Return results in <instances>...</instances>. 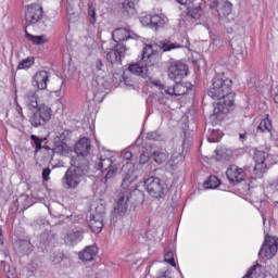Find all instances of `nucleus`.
<instances>
[{"label":"nucleus","instance_id":"1","mask_svg":"<svg viewBox=\"0 0 278 278\" xmlns=\"http://www.w3.org/2000/svg\"><path fill=\"white\" fill-rule=\"evenodd\" d=\"M122 190L119 191L117 201L114 204V214H116V216H125L127 214V210H129V199H131V192H134L131 184L136 181L134 164L127 162L122 166Z\"/></svg>","mask_w":278,"mask_h":278},{"label":"nucleus","instance_id":"2","mask_svg":"<svg viewBox=\"0 0 278 278\" xmlns=\"http://www.w3.org/2000/svg\"><path fill=\"white\" fill-rule=\"evenodd\" d=\"M24 103L27 110L31 112L29 116L31 127H45L51 121L53 110L45 103H38V94H36V91H27L24 94Z\"/></svg>","mask_w":278,"mask_h":278},{"label":"nucleus","instance_id":"3","mask_svg":"<svg viewBox=\"0 0 278 278\" xmlns=\"http://www.w3.org/2000/svg\"><path fill=\"white\" fill-rule=\"evenodd\" d=\"M90 173V161L88 159H72L71 167L65 172L62 184L65 190H77L84 177Z\"/></svg>","mask_w":278,"mask_h":278},{"label":"nucleus","instance_id":"4","mask_svg":"<svg viewBox=\"0 0 278 278\" xmlns=\"http://www.w3.org/2000/svg\"><path fill=\"white\" fill-rule=\"evenodd\" d=\"M157 60H160V52L153 50V45H146L142 50L141 59L138 63L130 64L128 71L132 75H138L147 79L153 66L157 64Z\"/></svg>","mask_w":278,"mask_h":278},{"label":"nucleus","instance_id":"5","mask_svg":"<svg viewBox=\"0 0 278 278\" xmlns=\"http://www.w3.org/2000/svg\"><path fill=\"white\" fill-rule=\"evenodd\" d=\"M233 80L229 79L225 72H216L215 76L211 80V85L207 90V96L211 99H220L222 97H236V92L231 90Z\"/></svg>","mask_w":278,"mask_h":278},{"label":"nucleus","instance_id":"6","mask_svg":"<svg viewBox=\"0 0 278 278\" xmlns=\"http://www.w3.org/2000/svg\"><path fill=\"white\" fill-rule=\"evenodd\" d=\"M144 186L153 199H164L168 194V185L160 177L151 176L144 180Z\"/></svg>","mask_w":278,"mask_h":278},{"label":"nucleus","instance_id":"7","mask_svg":"<svg viewBox=\"0 0 278 278\" xmlns=\"http://www.w3.org/2000/svg\"><path fill=\"white\" fill-rule=\"evenodd\" d=\"M278 251V238L270 237L268 233L265 235L264 242L258 251V257L261 260H273L277 255Z\"/></svg>","mask_w":278,"mask_h":278},{"label":"nucleus","instance_id":"8","mask_svg":"<svg viewBox=\"0 0 278 278\" xmlns=\"http://www.w3.org/2000/svg\"><path fill=\"white\" fill-rule=\"evenodd\" d=\"M166 23H168V17H166L164 13L148 14L141 17V25H143V27H150V29H154V31L163 29Z\"/></svg>","mask_w":278,"mask_h":278},{"label":"nucleus","instance_id":"9","mask_svg":"<svg viewBox=\"0 0 278 278\" xmlns=\"http://www.w3.org/2000/svg\"><path fill=\"white\" fill-rule=\"evenodd\" d=\"M214 101H218L214 104L213 114L218 116V114H229V112H233L236 108V97H227L224 96L222 98L213 99Z\"/></svg>","mask_w":278,"mask_h":278},{"label":"nucleus","instance_id":"10","mask_svg":"<svg viewBox=\"0 0 278 278\" xmlns=\"http://www.w3.org/2000/svg\"><path fill=\"white\" fill-rule=\"evenodd\" d=\"M254 161L256 162L254 166V175L257 179H262L264 177V173L268 170V153L262 150H255L253 155Z\"/></svg>","mask_w":278,"mask_h":278},{"label":"nucleus","instance_id":"11","mask_svg":"<svg viewBox=\"0 0 278 278\" xmlns=\"http://www.w3.org/2000/svg\"><path fill=\"white\" fill-rule=\"evenodd\" d=\"M168 77L173 81H181L188 77V65L180 61L173 62L168 67Z\"/></svg>","mask_w":278,"mask_h":278},{"label":"nucleus","instance_id":"12","mask_svg":"<svg viewBox=\"0 0 278 278\" xmlns=\"http://www.w3.org/2000/svg\"><path fill=\"white\" fill-rule=\"evenodd\" d=\"M105 214V206L100 205L96 207V214L90 215L89 229L92 233H101L103 230V218Z\"/></svg>","mask_w":278,"mask_h":278},{"label":"nucleus","instance_id":"13","mask_svg":"<svg viewBox=\"0 0 278 278\" xmlns=\"http://www.w3.org/2000/svg\"><path fill=\"white\" fill-rule=\"evenodd\" d=\"M45 12L42 11V7L38 3L29 4L26 8L25 21L28 25H36V23H40L42 21Z\"/></svg>","mask_w":278,"mask_h":278},{"label":"nucleus","instance_id":"14","mask_svg":"<svg viewBox=\"0 0 278 278\" xmlns=\"http://www.w3.org/2000/svg\"><path fill=\"white\" fill-rule=\"evenodd\" d=\"M193 88L190 83L175 81L174 86L165 89V94H169V97H184L190 94Z\"/></svg>","mask_w":278,"mask_h":278},{"label":"nucleus","instance_id":"15","mask_svg":"<svg viewBox=\"0 0 278 278\" xmlns=\"http://www.w3.org/2000/svg\"><path fill=\"white\" fill-rule=\"evenodd\" d=\"M226 177L231 186H237L247 179V172L237 165H230L226 170Z\"/></svg>","mask_w":278,"mask_h":278},{"label":"nucleus","instance_id":"16","mask_svg":"<svg viewBox=\"0 0 278 278\" xmlns=\"http://www.w3.org/2000/svg\"><path fill=\"white\" fill-rule=\"evenodd\" d=\"M126 53L127 46L118 43L106 53V60L110 64H123V58H125Z\"/></svg>","mask_w":278,"mask_h":278},{"label":"nucleus","instance_id":"17","mask_svg":"<svg viewBox=\"0 0 278 278\" xmlns=\"http://www.w3.org/2000/svg\"><path fill=\"white\" fill-rule=\"evenodd\" d=\"M211 8L215 9L219 18H227L232 11V4L228 0H210Z\"/></svg>","mask_w":278,"mask_h":278},{"label":"nucleus","instance_id":"18","mask_svg":"<svg viewBox=\"0 0 278 278\" xmlns=\"http://www.w3.org/2000/svg\"><path fill=\"white\" fill-rule=\"evenodd\" d=\"M92 148V144L90 142V139L83 137L80 138L75 147H74V151L77 155V157H75V160H86V155H88L90 153V149Z\"/></svg>","mask_w":278,"mask_h":278},{"label":"nucleus","instance_id":"19","mask_svg":"<svg viewBox=\"0 0 278 278\" xmlns=\"http://www.w3.org/2000/svg\"><path fill=\"white\" fill-rule=\"evenodd\" d=\"M14 251L20 257H25V255H31L34 244L29 239H17L14 243Z\"/></svg>","mask_w":278,"mask_h":278},{"label":"nucleus","instance_id":"20","mask_svg":"<svg viewBox=\"0 0 278 278\" xmlns=\"http://www.w3.org/2000/svg\"><path fill=\"white\" fill-rule=\"evenodd\" d=\"M51 74L47 71H39L33 77V86L37 88V90H47V84H49V79Z\"/></svg>","mask_w":278,"mask_h":278},{"label":"nucleus","instance_id":"21","mask_svg":"<svg viewBox=\"0 0 278 278\" xmlns=\"http://www.w3.org/2000/svg\"><path fill=\"white\" fill-rule=\"evenodd\" d=\"M86 230L84 228H79L78 230H71L66 233L64 240L68 247H75V244H79L81 240H84V235Z\"/></svg>","mask_w":278,"mask_h":278},{"label":"nucleus","instance_id":"22","mask_svg":"<svg viewBox=\"0 0 278 278\" xmlns=\"http://www.w3.org/2000/svg\"><path fill=\"white\" fill-rule=\"evenodd\" d=\"M131 38H134L131 36V31H129L127 28H116L112 33V39L114 42H116V45H125L124 42Z\"/></svg>","mask_w":278,"mask_h":278},{"label":"nucleus","instance_id":"23","mask_svg":"<svg viewBox=\"0 0 278 278\" xmlns=\"http://www.w3.org/2000/svg\"><path fill=\"white\" fill-rule=\"evenodd\" d=\"M96 255H97V247L94 245H89L85 248L83 252L78 253V257L83 262H92Z\"/></svg>","mask_w":278,"mask_h":278},{"label":"nucleus","instance_id":"24","mask_svg":"<svg viewBox=\"0 0 278 278\" xmlns=\"http://www.w3.org/2000/svg\"><path fill=\"white\" fill-rule=\"evenodd\" d=\"M53 147H54V155H68L71 152V148L68 147V143L64 141H56L53 139Z\"/></svg>","mask_w":278,"mask_h":278},{"label":"nucleus","instance_id":"25","mask_svg":"<svg viewBox=\"0 0 278 278\" xmlns=\"http://www.w3.org/2000/svg\"><path fill=\"white\" fill-rule=\"evenodd\" d=\"M113 166H116V164H114V162L110 157L101 156L96 163L97 170H101V173L108 172L110 168H113Z\"/></svg>","mask_w":278,"mask_h":278},{"label":"nucleus","instance_id":"26","mask_svg":"<svg viewBox=\"0 0 278 278\" xmlns=\"http://www.w3.org/2000/svg\"><path fill=\"white\" fill-rule=\"evenodd\" d=\"M45 142H47V137L40 138L36 135H30V144L35 148V157L42 151Z\"/></svg>","mask_w":278,"mask_h":278},{"label":"nucleus","instance_id":"27","mask_svg":"<svg viewBox=\"0 0 278 278\" xmlns=\"http://www.w3.org/2000/svg\"><path fill=\"white\" fill-rule=\"evenodd\" d=\"M138 0H124L122 3L123 14L134 16L136 14V3Z\"/></svg>","mask_w":278,"mask_h":278},{"label":"nucleus","instance_id":"28","mask_svg":"<svg viewBox=\"0 0 278 278\" xmlns=\"http://www.w3.org/2000/svg\"><path fill=\"white\" fill-rule=\"evenodd\" d=\"M25 38L26 40H29V42H33V45L41 46L47 45V39H45V35L36 36L25 31Z\"/></svg>","mask_w":278,"mask_h":278},{"label":"nucleus","instance_id":"29","mask_svg":"<svg viewBox=\"0 0 278 278\" xmlns=\"http://www.w3.org/2000/svg\"><path fill=\"white\" fill-rule=\"evenodd\" d=\"M159 47L160 49H162L163 52L166 51H173V49H182L184 46L179 45V43H173L170 42V40H163L159 42Z\"/></svg>","mask_w":278,"mask_h":278},{"label":"nucleus","instance_id":"30","mask_svg":"<svg viewBox=\"0 0 278 278\" xmlns=\"http://www.w3.org/2000/svg\"><path fill=\"white\" fill-rule=\"evenodd\" d=\"M42 149L46 152L45 153V157L43 160L46 162H53V157H55V150H54V146L51 148V146L47 144V141L43 142L42 144Z\"/></svg>","mask_w":278,"mask_h":278},{"label":"nucleus","instance_id":"31","mask_svg":"<svg viewBox=\"0 0 278 278\" xmlns=\"http://www.w3.org/2000/svg\"><path fill=\"white\" fill-rule=\"evenodd\" d=\"M151 157L156 164H164L168 160V154L162 150H156L152 153Z\"/></svg>","mask_w":278,"mask_h":278},{"label":"nucleus","instance_id":"32","mask_svg":"<svg viewBox=\"0 0 278 278\" xmlns=\"http://www.w3.org/2000/svg\"><path fill=\"white\" fill-rule=\"evenodd\" d=\"M220 186V179L216 176H210L207 180L204 181V188L214 190L215 188H218Z\"/></svg>","mask_w":278,"mask_h":278},{"label":"nucleus","instance_id":"33","mask_svg":"<svg viewBox=\"0 0 278 278\" xmlns=\"http://www.w3.org/2000/svg\"><path fill=\"white\" fill-rule=\"evenodd\" d=\"M116 175H118V165H114L106 169L105 176L101 179L102 184H108V181H110V179H114Z\"/></svg>","mask_w":278,"mask_h":278},{"label":"nucleus","instance_id":"34","mask_svg":"<svg viewBox=\"0 0 278 278\" xmlns=\"http://www.w3.org/2000/svg\"><path fill=\"white\" fill-rule=\"evenodd\" d=\"M187 16H190V18H194L195 21L201 18V5L194 7L189 5L187 11Z\"/></svg>","mask_w":278,"mask_h":278},{"label":"nucleus","instance_id":"35","mask_svg":"<svg viewBox=\"0 0 278 278\" xmlns=\"http://www.w3.org/2000/svg\"><path fill=\"white\" fill-rule=\"evenodd\" d=\"M269 115H266V117L264 119L261 121L257 129L260 131H271L273 130V122L270 121V118L268 117Z\"/></svg>","mask_w":278,"mask_h":278},{"label":"nucleus","instance_id":"36","mask_svg":"<svg viewBox=\"0 0 278 278\" xmlns=\"http://www.w3.org/2000/svg\"><path fill=\"white\" fill-rule=\"evenodd\" d=\"M35 64L34 56H28L20 62L17 65V71H27V68H31V65Z\"/></svg>","mask_w":278,"mask_h":278},{"label":"nucleus","instance_id":"37","mask_svg":"<svg viewBox=\"0 0 278 278\" xmlns=\"http://www.w3.org/2000/svg\"><path fill=\"white\" fill-rule=\"evenodd\" d=\"M71 130H62L61 132H58L53 140L68 143V140H71Z\"/></svg>","mask_w":278,"mask_h":278},{"label":"nucleus","instance_id":"38","mask_svg":"<svg viewBox=\"0 0 278 278\" xmlns=\"http://www.w3.org/2000/svg\"><path fill=\"white\" fill-rule=\"evenodd\" d=\"M147 140L162 141L164 140V134L162 130H153L147 134Z\"/></svg>","mask_w":278,"mask_h":278},{"label":"nucleus","instance_id":"39","mask_svg":"<svg viewBox=\"0 0 278 278\" xmlns=\"http://www.w3.org/2000/svg\"><path fill=\"white\" fill-rule=\"evenodd\" d=\"M164 262L169 264V266L177 268V263H175V253L172 250H165Z\"/></svg>","mask_w":278,"mask_h":278},{"label":"nucleus","instance_id":"40","mask_svg":"<svg viewBox=\"0 0 278 278\" xmlns=\"http://www.w3.org/2000/svg\"><path fill=\"white\" fill-rule=\"evenodd\" d=\"M88 16H89L90 25H96V23H97V10L94 9V5L91 2L88 3Z\"/></svg>","mask_w":278,"mask_h":278},{"label":"nucleus","instance_id":"41","mask_svg":"<svg viewBox=\"0 0 278 278\" xmlns=\"http://www.w3.org/2000/svg\"><path fill=\"white\" fill-rule=\"evenodd\" d=\"M131 197H135L136 205H142L144 203V192L140 190H135L131 192Z\"/></svg>","mask_w":278,"mask_h":278},{"label":"nucleus","instance_id":"42","mask_svg":"<svg viewBox=\"0 0 278 278\" xmlns=\"http://www.w3.org/2000/svg\"><path fill=\"white\" fill-rule=\"evenodd\" d=\"M215 153L219 160H229V156L231 155V151L224 149H216Z\"/></svg>","mask_w":278,"mask_h":278},{"label":"nucleus","instance_id":"43","mask_svg":"<svg viewBox=\"0 0 278 278\" xmlns=\"http://www.w3.org/2000/svg\"><path fill=\"white\" fill-rule=\"evenodd\" d=\"M232 55L237 58H244V49L241 46L231 45Z\"/></svg>","mask_w":278,"mask_h":278},{"label":"nucleus","instance_id":"44","mask_svg":"<svg viewBox=\"0 0 278 278\" xmlns=\"http://www.w3.org/2000/svg\"><path fill=\"white\" fill-rule=\"evenodd\" d=\"M53 240V236H51V233L49 232H43L40 236V241L42 242V244H45L46 247L51 244V241Z\"/></svg>","mask_w":278,"mask_h":278},{"label":"nucleus","instance_id":"45","mask_svg":"<svg viewBox=\"0 0 278 278\" xmlns=\"http://www.w3.org/2000/svg\"><path fill=\"white\" fill-rule=\"evenodd\" d=\"M50 260L54 264H62V261L64 260V254L60 252L53 253Z\"/></svg>","mask_w":278,"mask_h":278},{"label":"nucleus","instance_id":"46","mask_svg":"<svg viewBox=\"0 0 278 278\" xmlns=\"http://www.w3.org/2000/svg\"><path fill=\"white\" fill-rule=\"evenodd\" d=\"M94 68L99 73L100 71H105V65L103 64V61L101 59H97L94 62Z\"/></svg>","mask_w":278,"mask_h":278},{"label":"nucleus","instance_id":"47","mask_svg":"<svg viewBox=\"0 0 278 278\" xmlns=\"http://www.w3.org/2000/svg\"><path fill=\"white\" fill-rule=\"evenodd\" d=\"M150 83L152 84V86H155L156 88H159V90L166 89V85L162 84L161 80H152V78H150Z\"/></svg>","mask_w":278,"mask_h":278},{"label":"nucleus","instance_id":"48","mask_svg":"<svg viewBox=\"0 0 278 278\" xmlns=\"http://www.w3.org/2000/svg\"><path fill=\"white\" fill-rule=\"evenodd\" d=\"M42 179L43 181H49L50 177L49 175H51V168L47 167L42 169Z\"/></svg>","mask_w":278,"mask_h":278},{"label":"nucleus","instance_id":"49","mask_svg":"<svg viewBox=\"0 0 278 278\" xmlns=\"http://www.w3.org/2000/svg\"><path fill=\"white\" fill-rule=\"evenodd\" d=\"M150 157L147 153H142L139 156V164H147L149 162Z\"/></svg>","mask_w":278,"mask_h":278},{"label":"nucleus","instance_id":"50","mask_svg":"<svg viewBox=\"0 0 278 278\" xmlns=\"http://www.w3.org/2000/svg\"><path fill=\"white\" fill-rule=\"evenodd\" d=\"M157 278H173V274L170 270L161 271Z\"/></svg>","mask_w":278,"mask_h":278},{"label":"nucleus","instance_id":"51","mask_svg":"<svg viewBox=\"0 0 278 278\" xmlns=\"http://www.w3.org/2000/svg\"><path fill=\"white\" fill-rule=\"evenodd\" d=\"M176 1L180 5H192V3H194V0H176Z\"/></svg>","mask_w":278,"mask_h":278},{"label":"nucleus","instance_id":"52","mask_svg":"<svg viewBox=\"0 0 278 278\" xmlns=\"http://www.w3.org/2000/svg\"><path fill=\"white\" fill-rule=\"evenodd\" d=\"M123 157L129 162V160H131V157H134V153H131V151H126L123 153Z\"/></svg>","mask_w":278,"mask_h":278},{"label":"nucleus","instance_id":"53","mask_svg":"<svg viewBox=\"0 0 278 278\" xmlns=\"http://www.w3.org/2000/svg\"><path fill=\"white\" fill-rule=\"evenodd\" d=\"M124 84L125 86H127L128 88H134V80L129 79V78H124Z\"/></svg>","mask_w":278,"mask_h":278},{"label":"nucleus","instance_id":"54","mask_svg":"<svg viewBox=\"0 0 278 278\" xmlns=\"http://www.w3.org/2000/svg\"><path fill=\"white\" fill-rule=\"evenodd\" d=\"M247 136H249L248 132H240L239 134V140H241V142H244V140H247Z\"/></svg>","mask_w":278,"mask_h":278},{"label":"nucleus","instance_id":"55","mask_svg":"<svg viewBox=\"0 0 278 278\" xmlns=\"http://www.w3.org/2000/svg\"><path fill=\"white\" fill-rule=\"evenodd\" d=\"M16 112L22 118H25V115H23V108L21 105L16 106Z\"/></svg>","mask_w":278,"mask_h":278},{"label":"nucleus","instance_id":"56","mask_svg":"<svg viewBox=\"0 0 278 278\" xmlns=\"http://www.w3.org/2000/svg\"><path fill=\"white\" fill-rule=\"evenodd\" d=\"M220 138H222V137H217V138L208 137L207 140H208V142H219V141H220Z\"/></svg>","mask_w":278,"mask_h":278},{"label":"nucleus","instance_id":"57","mask_svg":"<svg viewBox=\"0 0 278 278\" xmlns=\"http://www.w3.org/2000/svg\"><path fill=\"white\" fill-rule=\"evenodd\" d=\"M277 92L274 94L275 103H278V86L276 87Z\"/></svg>","mask_w":278,"mask_h":278},{"label":"nucleus","instance_id":"58","mask_svg":"<svg viewBox=\"0 0 278 278\" xmlns=\"http://www.w3.org/2000/svg\"><path fill=\"white\" fill-rule=\"evenodd\" d=\"M18 201H27V197H25V195L20 197V199H17L15 202V203H17V205H18Z\"/></svg>","mask_w":278,"mask_h":278},{"label":"nucleus","instance_id":"59","mask_svg":"<svg viewBox=\"0 0 278 278\" xmlns=\"http://www.w3.org/2000/svg\"><path fill=\"white\" fill-rule=\"evenodd\" d=\"M4 239H3V232L0 233V245H3Z\"/></svg>","mask_w":278,"mask_h":278},{"label":"nucleus","instance_id":"60","mask_svg":"<svg viewBox=\"0 0 278 278\" xmlns=\"http://www.w3.org/2000/svg\"><path fill=\"white\" fill-rule=\"evenodd\" d=\"M262 218H263V225H264V227H266V216L264 214H262Z\"/></svg>","mask_w":278,"mask_h":278},{"label":"nucleus","instance_id":"61","mask_svg":"<svg viewBox=\"0 0 278 278\" xmlns=\"http://www.w3.org/2000/svg\"><path fill=\"white\" fill-rule=\"evenodd\" d=\"M54 216H55V218H61L60 214H55Z\"/></svg>","mask_w":278,"mask_h":278},{"label":"nucleus","instance_id":"62","mask_svg":"<svg viewBox=\"0 0 278 278\" xmlns=\"http://www.w3.org/2000/svg\"><path fill=\"white\" fill-rule=\"evenodd\" d=\"M218 134V131H213V136H216Z\"/></svg>","mask_w":278,"mask_h":278},{"label":"nucleus","instance_id":"63","mask_svg":"<svg viewBox=\"0 0 278 278\" xmlns=\"http://www.w3.org/2000/svg\"><path fill=\"white\" fill-rule=\"evenodd\" d=\"M0 233H3V229H1V227H0Z\"/></svg>","mask_w":278,"mask_h":278},{"label":"nucleus","instance_id":"64","mask_svg":"<svg viewBox=\"0 0 278 278\" xmlns=\"http://www.w3.org/2000/svg\"><path fill=\"white\" fill-rule=\"evenodd\" d=\"M49 212H50V214H52V213H51V208H49Z\"/></svg>","mask_w":278,"mask_h":278}]
</instances>
